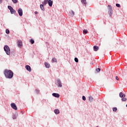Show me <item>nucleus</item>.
I'll return each mask as SVG.
<instances>
[{"label": "nucleus", "instance_id": "9", "mask_svg": "<svg viewBox=\"0 0 127 127\" xmlns=\"http://www.w3.org/2000/svg\"><path fill=\"white\" fill-rule=\"evenodd\" d=\"M49 2V0H44L43 2H42V5H46Z\"/></svg>", "mask_w": 127, "mask_h": 127}, {"label": "nucleus", "instance_id": "27", "mask_svg": "<svg viewBox=\"0 0 127 127\" xmlns=\"http://www.w3.org/2000/svg\"><path fill=\"white\" fill-rule=\"evenodd\" d=\"M74 61H75V62H76V63H77L78 62V59L76 58H74Z\"/></svg>", "mask_w": 127, "mask_h": 127}, {"label": "nucleus", "instance_id": "16", "mask_svg": "<svg viewBox=\"0 0 127 127\" xmlns=\"http://www.w3.org/2000/svg\"><path fill=\"white\" fill-rule=\"evenodd\" d=\"M54 112L57 115H58L59 114H60V111L59 109H55L54 111Z\"/></svg>", "mask_w": 127, "mask_h": 127}, {"label": "nucleus", "instance_id": "15", "mask_svg": "<svg viewBox=\"0 0 127 127\" xmlns=\"http://www.w3.org/2000/svg\"><path fill=\"white\" fill-rule=\"evenodd\" d=\"M119 96L121 98L125 97V94L123 93L122 92L120 93Z\"/></svg>", "mask_w": 127, "mask_h": 127}, {"label": "nucleus", "instance_id": "31", "mask_svg": "<svg viewBox=\"0 0 127 127\" xmlns=\"http://www.w3.org/2000/svg\"><path fill=\"white\" fill-rule=\"evenodd\" d=\"M116 6L118 7H121V5L119 3H116Z\"/></svg>", "mask_w": 127, "mask_h": 127}, {"label": "nucleus", "instance_id": "19", "mask_svg": "<svg viewBox=\"0 0 127 127\" xmlns=\"http://www.w3.org/2000/svg\"><path fill=\"white\" fill-rule=\"evenodd\" d=\"M52 61H53V63H57V60L55 58H53Z\"/></svg>", "mask_w": 127, "mask_h": 127}, {"label": "nucleus", "instance_id": "32", "mask_svg": "<svg viewBox=\"0 0 127 127\" xmlns=\"http://www.w3.org/2000/svg\"><path fill=\"white\" fill-rule=\"evenodd\" d=\"M82 100H83V101H86V97H85V96H82Z\"/></svg>", "mask_w": 127, "mask_h": 127}, {"label": "nucleus", "instance_id": "34", "mask_svg": "<svg viewBox=\"0 0 127 127\" xmlns=\"http://www.w3.org/2000/svg\"><path fill=\"white\" fill-rule=\"evenodd\" d=\"M116 78L117 80H119V78L118 76H116Z\"/></svg>", "mask_w": 127, "mask_h": 127}, {"label": "nucleus", "instance_id": "2", "mask_svg": "<svg viewBox=\"0 0 127 127\" xmlns=\"http://www.w3.org/2000/svg\"><path fill=\"white\" fill-rule=\"evenodd\" d=\"M4 50L5 51V52H6V54L7 55H9L10 53V50L9 47H8V46H4Z\"/></svg>", "mask_w": 127, "mask_h": 127}, {"label": "nucleus", "instance_id": "35", "mask_svg": "<svg viewBox=\"0 0 127 127\" xmlns=\"http://www.w3.org/2000/svg\"><path fill=\"white\" fill-rule=\"evenodd\" d=\"M35 14H38V12L37 11H35Z\"/></svg>", "mask_w": 127, "mask_h": 127}, {"label": "nucleus", "instance_id": "4", "mask_svg": "<svg viewBox=\"0 0 127 127\" xmlns=\"http://www.w3.org/2000/svg\"><path fill=\"white\" fill-rule=\"evenodd\" d=\"M108 7L109 11L110 12V16H112V12H113L112 7V6H111V5H108Z\"/></svg>", "mask_w": 127, "mask_h": 127}, {"label": "nucleus", "instance_id": "23", "mask_svg": "<svg viewBox=\"0 0 127 127\" xmlns=\"http://www.w3.org/2000/svg\"><path fill=\"white\" fill-rule=\"evenodd\" d=\"M127 98H125V97H124V98H122V101H123V102H125L126 101H127Z\"/></svg>", "mask_w": 127, "mask_h": 127}, {"label": "nucleus", "instance_id": "11", "mask_svg": "<svg viewBox=\"0 0 127 127\" xmlns=\"http://www.w3.org/2000/svg\"><path fill=\"white\" fill-rule=\"evenodd\" d=\"M93 49H94V51L97 52L98 50H99V48L97 46H94L93 47Z\"/></svg>", "mask_w": 127, "mask_h": 127}, {"label": "nucleus", "instance_id": "36", "mask_svg": "<svg viewBox=\"0 0 127 127\" xmlns=\"http://www.w3.org/2000/svg\"><path fill=\"white\" fill-rule=\"evenodd\" d=\"M1 3V0H0V3Z\"/></svg>", "mask_w": 127, "mask_h": 127}, {"label": "nucleus", "instance_id": "28", "mask_svg": "<svg viewBox=\"0 0 127 127\" xmlns=\"http://www.w3.org/2000/svg\"><path fill=\"white\" fill-rule=\"evenodd\" d=\"M89 99L90 101H92L93 99L92 96H89Z\"/></svg>", "mask_w": 127, "mask_h": 127}, {"label": "nucleus", "instance_id": "38", "mask_svg": "<svg viewBox=\"0 0 127 127\" xmlns=\"http://www.w3.org/2000/svg\"><path fill=\"white\" fill-rule=\"evenodd\" d=\"M0 41H1V39H0Z\"/></svg>", "mask_w": 127, "mask_h": 127}, {"label": "nucleus", "instance_id": "20", "mask_svg": "<svg viewBox=\"0 0 127 127\" xmlns=\"http://www.w3.org/2000/svg\"><path fill=\"white\" fill-rule=\"evenodd\" d=\"M81 3L84 4L85 5H86V0H81Z\"/></svg>", "mask_w": 127, "mask_h": 127}, {"label": "nucleus", "instance_id": "37", "mask_svg": "<svg viewBox=\"0 0 127 127\" xmlns=\"http://www.w3.org/2000/svg\"><path fill=\"white\" fill-rule=\"evenodd\" d=\"M126 107L127 108V104H126Z\"/></svg>", "mask_w": 127, "mask_h": 127}, {"label": "nucleus", "instance_id": "5", "mask_svg": "<svg viewBox=\"0 0 127 127\" xmlns=\"http://www.w3.org/2000/svg\"><path fill=\"white\" fill-rule=\"evenodd\" d=\"M11 107H12L13 110L17 111L18 110V108L16 107V105L15 103H11L10 104Z\"/></svg>", "mask_w": 127, "mask_h": 127}, {"label": "nucleus", "instance_id": "21", "mask_svg": "<svg viewBox=\"0 0 127 127\" xmlns=\"http://www.w3.org/2000/svg\"><path fill=\"white\" fill-rule=\"evenodd\" d=\"M83 34H86L88 33V30H83Z\"/></svg>", "mask_w": 127, "mask_h": 127}, {"label": "nucleus", "instance_id": "13", "mask_svg": "<svg viewBox=\"0 0 127 127\" xmlns=\"http://www.w3.org/2000/svg\"><path fill=\"white\" fill-rule=\"evenodd\" d=\"M53 96L55 98H59L60 95L58 93H53Z\"/></svg>", "mask_w": 127, "mask_h": 127}, {"label": "nucleus", "instance_id": "29", "mask_svg": "<svg viewBox=\"0 0 127 127\" xmlns=\"http://www.w3.org/2000/svg\"><path fill=\"white\" fill-rule=\"evenodd\" d=\"M96 71L99 72V71H101V68H96Z\"/></svg>", "mask_w": 127, "mask_h": 127}, {"label": "nucleus", "instance_id": "25", "mask_svg": "<svg viewBox=\"0 0 127 127\" xmlns=\"http://www.w3.org/2000/svg\"><path fill=\"white\" fill-rule=\"evenodd\" d=\"M12 1H13V3H16L18 2V0H12Z\"/></svg>", "mask_w": 127, "mask_h": 127}, {"label": "nucleus", "instance_id": "14", "mask_svg": "<svg viewBox=\"0 0 127 127\" xmlns=\"http://www.w3.org/2000/svg\"><path fill=\"white\" fill-rule=\"evenodd\" d=\"M58 84L59 85V87H62L63 86L60 80H58Z\"/></svg>", "mask_w": 127, "mask_h": 127}, {"label": "nucleus", "instance_id": "10", "mask_svg": "<svg viewBox=\"0 0 127 127\" xmlns=\"http://www.w3.org/2000/svg\"><path fill=\"white\" fill-rule=\"evenodd\" d=\"M53 3V2L52 0H49L48 4H49V6L50 7L52 6Z\"/></svg>", "mask_w": 127, "mask_h": 127}, {"label": "nucleus", "instance_id": "18", "mask_svg": "<svg viewBox=\"0 0 127 127\" xmlns=\"http://www.w3.org/2000/svg\"><path fill=\"white\" fill-rule=\"evenodd\" d=\"M69 13H70V15H71V16H74V11L72 10H71V11H70Z\"/></svg>", "mask_w": 127, "mask_h": 127}, {"label": "nucleus", "instance_id": "8", "mask_svg": "<svg viewBox=\"0 0 127 127\" xmlns=\"http://www.w3.org/2000/svg\"><path fill=\"white\" fill-rule=\"evenodd\" d=\"M18 47L21 48L22 47V42L21 41H18Z\"/></svg>", "mask_w": 127, "mask_h": 127}, {"label": "nucleus", "instance_id": "33", "mask_svg": "<svg viewBox=\"0 0 127 127\" xmlns=\"http://www.w3.org/2000/svg\"><path fill=\"white\" fill-rule=\"evenodd\" d=\"M36 92L37 94L39 93V90H36Z\"/></svg>", "mask_w": 127, "mask_h": 127}, {"label": "nucleus", "instance_id": "22", "mask_svg": "<svg viewBox=\"0 0 127 127\" xmlns=\"http://www.w3.org/2000/svg\"><path fill=\"white\" fill-rule=\"evenodd\" d=\"M30 43L32 44H34V41L33 39H30Z\"/></svg>", "mask_w": 127, "mask_h": 127}, {"label": "nucleus", "instance_id": "39", "mask_svg": "<svg viewBox=\"0 0 127 127\" xmlns=\"http://www.w3.org/2000/svg\"><path fill=\"white\" fill-rule=\"evenodd\" d=\"M99 127V126H97V127Z\"/></svg>", "mask_w": 127, "mask_h": 127}, {"label": "nucleus", "instance_id": "7", "mask_svg": "<svg viewBox=\"0 0 127 127\" xmlns=\"http://www.w3.org/2000/svg\"><path fill=\"white\" fill-rule=\"evenodd\" d=\"M25 68L29 72H31L32 70L31 67L29 65H26Z\"/></svg>", "mask_w": 127, "mask_h": 127}, {"label": "nucleus", "instance_id": "12", "mask_svg": "<svg viewBox=\"0 0 127 127\" xmlns=\"http://www.w3.org/2000/svg\"><path fill=\"white\" fill-rule=\"evenodd\" d=\"M45 67L47 68H49V67H50V64H48L47 62L45 63Z\"/></svg>", "mask_w": 127, "mask_h": 127}, {"label": "nucleus", "instance_id": "6", "mask_svg": "<svg viewBox=\"0 0 127 127\" xmlns=\"http://www.w3.org/2000/svg\"><path fill=\"white\" fill-rule=\"evenodd\" d=\"M18 14H19V16H22L23 15L22 9L21 8L18 9Z\"/></svg>", "mask_w": 127, "mask_h": 127}, {"label": "nucleus", "instance_id": "3", "mask_svg": "<svg viewBox=\"0 0 127 127\" xmlns=\"http://www.w3.org/2000/svg\"><path fill=\"white\" fill-rule=\"evenodd\" d=\"M8 8L10 10L11 14H13L16 13V10H15L11 6L8 5Z\"/></svg>", "mask_w": 127, "mask_h": 127}, {"label": "nucleus", "instance_id": "1", "mask_svg": "<svg viewBox=\"0 0 127 127\" xmlns=\"http://www.w3.org/2000/svg\"><path fill=\"white\" fill-rule=\"evenodd\" d=\"M4 75L5 77L8 79H11L13 77L14 73L12 70L9 69H5L4 71Z\"/></svg>", "mask_w": 127, "mask_h": 127}, {"label": "nucleus", "instance_id": "24", "mask_svg": "<svg viewBox=\"0 0 127 127\" xmlns=\"http://www.w3.org/2000/svg\"><path fill=\"white\" fill-rule=\"evenodd\" d=\"M117 110H118V109L117 108H113V112H116Z\"/></svg>", "mask_w": 127, "mask_h": 127}, {"label": "nucleus", "instance_id": "30", "mask_svg": "<svg viewBox=\"0 0 127 127\" xmlns=\"http://www.w3.org/2000/svg\"><path fill=\"white\" fill-rule=\"evenodd\" d=\"M17 118V117L16 115L13 116V120H16Z\"/></svg>", "mask_w": 127, "mask_h": 127}, {"label": "nucleus", "instance_id": "26", "mask_svg": "<svg viewBox=\"0 0 127 127\" xmlns=\"http://www.w3.org/2000/svg\"><path fill=\"white\" fill-rule=\"evenodd\" d=\"M5 32L7 34H9V33H10L9 30L6 29Z\"/></svg>", "mask_w": 127, "mask_h": 127}, {"label": "nucleus", "instance_id": "17", "mask_svg": "<svg viewBox=\"0 0 127 127\" xmlns=\"http://www.w3.org/2000/svg\"><path fill=\"white\" fill-rule=\"evenodd\" d=\"M40 8H41V9H42V11H44L45 8H44L43 4H41L40 5Z\"/></svg>", "mask_w": 127, "mask_h": 127}]
</instances>
